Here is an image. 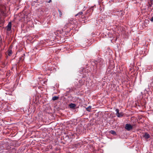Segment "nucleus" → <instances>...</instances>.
Here are the masks:
<instances>
[{
	"mask_svg": "<svg viewBox=\"0 0 153 153\" xmlns=\"http://www.w3.org/2000/svg\"><path fill=\"white\" fill-rule=\"evenodd\" d=\"M125 128L128 131H130L132 129V126L130 124H127L125 125Z\"/></svg>",
	"mask_w": 153,
	"mask_h": 153,
	"instance_id": "f257e3e1",
	"label": "nucleus"
},
{
	"mask_svg": "<svg viewBox=\"0 0 153 153\" xmlns=\"http://www.w3.org/2000/svg\"><path fill=\"white\" fill-rule=\"evenodd\" d=\"M7 31H10L11 30V22L8 23V25L7 26Z\"/></svg>",
	"mask_w": 153,
	"mask_h": 153,
	"instance_id": "f03ea898",
	"label": "nucleus"
},
{
	"mask_svg": "<svg viewBox=\"0 0 153 153\" xmlns=\"http://www.w3.org/2000/svg\"><path fill=\"white\" fill-rule=\"evenodd\" d=\"M143 137H144L146 139H148L150 137V136L147 133H145L143 135Z\"/></svg>",
	"mask_w": 153,
	"mask_h": 153,
	"instance_id": "7ed1b4c3",
	"label": "nucleus"
},
{
	"mask_svg": "<svg viewBox=\"0 0 153 153\" xmlns=\"http://www.w3.org/2000/svg\"><path fill=\"white\" fill-rule=\"evenodd\" d=\"M123 114L122 112L119 113L117 115V117H120L123 116Z\"/></svg>",
	"mask_w": 153,
	"mask_h": 153,
	"instance_id": "20e7f679",
	"label": "nucleus"
},
{
	"mask_svg": "<svg viewBox=\"0 0 153 153\" xmlns=\"http://www.w3.org/2000/svg\"><path fill=\"white\" fill-rule=\"evenodd\" d=\"M59 99V97L57 96H54L52 97V99L53 100H55Z\"/></svg>",
	"mask_w": 153,
	"mask_h": 153,
	"instance_id": "39448f33",
	"label": "nucleus"
},
{
	"mask_svg": "<svg viewBox=\"0 0 153 153\" xmlns=\"http://www.w3.org/2000/svg\"><path fill=\"white\" fill-rule=\"evenodd\" d=\"M110 132L114 135H116V132L114 130H111L110 131Z\"/></svg>",
	"mask_w": 153,
	"mask_h": 153,
	"instance_id": "423d86ee",
	"label": "nucleus"
},
{
	"mask_svg": "<svg viewBox=\"0 0 153 153\" xmlns=\"http://www.w3.org/2000/svg\"><path fill=\"white\" fill-rule=\"evenodd\" d=\"M82 13H83L82 12V11H81V12H79V13H77V14H76L75 15V16H81V15H82Z\"/></svg>",
	"mask_w": 153,
	"mask_h": 153,
	"instance_id": "0eeeda50",
	"label": "nucleus"
},
{
	"mask_svg": "<svg viewBox=\"0 0 153 153\" xmlns=\"http://www.w3.org/2000/svg\"><path fill=\"white\" fill-rule=\"evenodd\" d=\"M91 106H89L88 107L86 108V110L90 112L91 110Z\"/></svg>",
	"mask_w": 153,
	"mask_h": 153,
	"instance_id": "6e6552de",
	"label": "nucleus"
},
{
	"mask_svg": "<svg viewBox=\"0 0 153 153\" xmlns=\"http://www.w3.org/2000/svg\"><path fill=\"white\" fill-rule=\"evenodd\" d=\"M70 106L71 108H74L76 106V105L74 104L71 103L70 105Z\"/></svg>",
	"mask_w": 153,
	"mask_h": 153,
	"instance_id": "1a4fd4ad",
	"label": "nucleus"
},
{
	"mask_svg": "<svg viewBox=\"0 0 153 153\" xmlns=\"http://www.w3.org/2000/svg\"><path fill=\"white\" fill-rule=\"evenodd\" d=\"M84 83V81L82 80H79V83L80 84V85H82L83 84V83Z\"/></svg>",
	"mask_w": 153,
	"mask_h": 153,
	"instance_id": "9d476101",
	"label": "nucleus"
},
{
	"mask_svg": "<svg viewBox=\"0 0 153 153\" xmlns=\"http://www.w3.org/2000/svg\"><path fill=\"white\" fill-rule=\"evenodd\" d=\"M116 112V114L117 115L118 114H119V110L118 109H116L115 110Z\"/></svg>",
	"mask_w": 153,
	"mask_h": 153,
	"instance_id": "9b49d317",
	"label": "nucleus"
},
{
	"mask_svg": "<svg viewBox=\"0 0 153 153\" xmlns=\"http://www.w3.org/2000/svg\"><path fill=\"white\" fill-rule=\"evenodd\" d=\"M58 11L59 12V16H60V17H61L62 15V12H61V11L60 10H58Z\"/></svg>",
	"mask_w": 153,
	"mask_h": 153,
	"instance_id": "f8f14e48",
	"label": "nucleus"
},
{
	"mask_svg": "<svg viewBox=\"0 0 153 153\" xmlns=\"http://www.w3.org/2000/svg\"><path fill=\"white\" fill-rule=\"evenodd\" d=\"M12 53V51H10L8 53V55L9 56Z\"/></svg>",
	"mask_w": 153,
	"mask_h": 153,
	"instance_id": "ddd939ff",
	"label": "nucleus"
},
{
	"mask_svg": "<svg viewBox=\"0 0 153 153\" xmlns=\"http://www.w3.org/2000/svg\"><path fill=\"white\" fill-rule=\"evenodd\" d=\"M151 22H153V17H152L150 19Z\"/></svg>",
	"mask_w": 153,
	"mask_h": 153,
	"instance_id": "4468645a",
	"label": "nucleus"
},
{
	"mask_svg": "<svg viewBox=\"0 0 153 153\" xmlns=\"http://www.w3.org/2000/svg\"><path fill=\"white\" fill-rule=\"evenodd\" d=\"M70 30H70V29H69V30H68L67 31V32H70Z\"/></svg>",
	"mask_w": 153,
	"mask_h": 153,
	"instance_id": "2eb2a0df",
	"label": "nucleus"
},
{
	"mask_svg": "<svg viewBox=\"0 0 153 153\" xmlns=\"http://www.w3.org/2000/svg\"><path fill=\"white\" fill-rule=\"evenodd\" d=\"M51 1V0H49V1H48V2H50Z\"/></svg>",
	"mask_w": 153,
	"mask_h": 153,
	"instance_id": "dca6fc26",
	"label": "nucleus"
},
{
	"mask_svg": "<svg viewBox=\"0 0 153 153\" xmlns=\"http://www.w3.org/2000/svg\"><path fill=\"white\" fill-rule=\"evenodd\" d=\"M152 1H153V0H152Z\"/></svg>",
	"mask_w": 153,
	"mask_h": 153,
	"instance_id": "f3484780",
	"label": "nucleus"
}]
</instances>
